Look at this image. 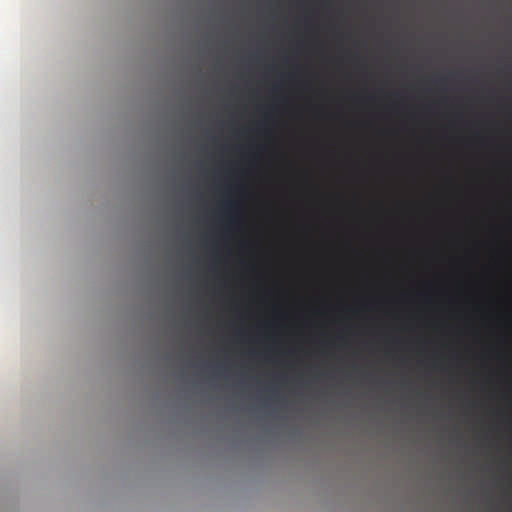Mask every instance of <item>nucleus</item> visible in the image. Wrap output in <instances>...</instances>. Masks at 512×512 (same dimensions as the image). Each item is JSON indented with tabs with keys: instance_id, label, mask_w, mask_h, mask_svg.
Masks as SVG:
<instances>
[{
	"instance_id": "nucleus-1",
	"label": "nucleus",
	"mask_w": 512,
	"mask_h": 512,
	"mask_svg": "<svg viewBox=\"0 0 512 512\" xmlns=\"http://www.w3.org/2000/svg\"><path fill=\"white\" fill-rule=\"evenodd\" d=\"M225 207L230 209V210H233L235 208V204L232 203V202H226L225 203Z\"/></svg>"
}]
</instances>
